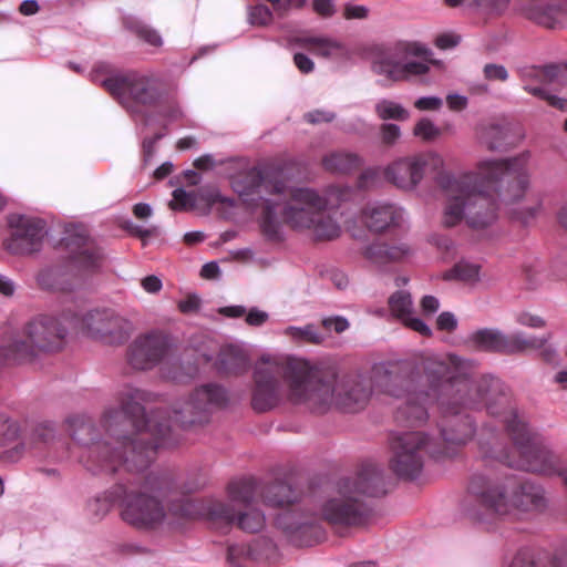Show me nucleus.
<instances>
[{"instance_id": "6e6552de", "label": "nucleus", "mask_w": 567, "mask_h": 567, "mask_svg": "<svg viewBox=\"0 0 567 567\" xmlns=\"http://www.w3.org/2000/svg\"><path fill=\"white\" fill-rule=\"evenodd\" d=\"M385 493L382 471L373 464L363 465L351 477L340 480L320 505V516L332 525L359 526L371 514L367 502Z\"/></svg>"}, {"instance_id": "f257e3e1", "label": "nucleus", "mask_w": 567, "mask_h": 567, "mask_svg": "<svg viewBox=\"0 0 567 567\" xmlns=\"http://www.w3.org/2000/svg\"><path fill=\"white\" fill-rule=\"evenodd\" d=\"M411 367L399 362L375 363L370 372L369 385L361 375L323 377L309 362L296 360L281 368L262 358L254 369L251 406L267 412L285 401L303 404L322 413L332 405L346 411L361 410L372 393H385L403 402L396 408L395 420L412 425L427 419L429 393L413 391Z\"/></svg>"}, {"instance_id": "473e14b6", "label": "nucleus", "mask_w": 567, "mask_h": 567, "mask_svg": "<svg viewBox=\"0 0 567 567\" xmlns=\"http://www.w3.org/2000/svg\"><path fill=\"white\" fill-rule=\"evenodd\" d=\"M297 499V493L291 485L276 482L267 487L265 502L267 505L279 507L288 505Z\"/></svg>"}, {"instance_id": "5fc2aeb1", "label": "nucleus", "mask_w": 567, "mask_h": 567, "mask_svg": "<svg viewBox=\"0 0 567 567\" xmlns=\"http://www.w3.org/2000/svg\"><path fill=\"white\" fill-rule=\"evenodd\" d=\"M269 318L266 311H261L257 308H251L246 315V322L249 326L259 327L262 326Z\"/></svg>"}, {"instance_id": "6ab92c4d", "label": "nucleus", "mask_w": 567, "mask_h": 567, "mask_svg": "<svg viewBox=\"0 0 567 567\" xmlns=\"http://www.w3.org/2000/svg\"><path fill=\"white\" fill-rule=\"evenodd\" d=\"M83 331L92 339L105 344H123L134 327L131 320L111 308L94 309L81 320Z\"/></svg>"}, {"instance_id": "f03ea898", "label": "nucleus", "mask_w": 567, "mask_h": 567, "mask_svg": "<svg viewBox=\"0 0 567 567\" xmlns=\"http://www.w3.org/2000/svg\"><path fill=\"white\" fill-rule=\"evenodd\" d=\"M152 394L132 385L117 393V406L105 410L101 425L111 441L97 440L91 420L84 415L68 419L71 435L76 442L80 462L93 473H113L121 467L143 471L154 458L156 450L177 443L165 412L155 411L145 417L143 403ZM75 453V451H73Z\"/></svg>"}, {"instance_id": "49530a36", "label": "nucleus", "mask_w": 567, "mask_h": 567, "mask_svg": "<svg viewBox=\"0 0 567 567\" xmlns=\"http://www.w3.org/2000/svg\"><path fill=\"white\" fill-rule=\"evenodd\" d=\"M137 34L150 45L161 47L163 44L161 34L156 30L148 28L146 25L138 27Z\"/></svg>"}, {"instance_id": "393cba45", "label": "nucleus", "mask_w": 567, "mask_h": 567, "mask_svg": "<svg viewBox=\"0 0 567 567\" xmlns=\"http://www.w3.org/2000/svg\"><path fill=\"white\" fill-rule=\"evenodd\" d=\"M176 488V484L173 481V487L166 498L165 503L169 505L168 512L175 517L184 518H207L209 520H218L219 516L215 514L217 504H223L221 499L212 498L208 501H196L189 497H182L175 499L172 497Z\"/></svg>"}, {"instance_id": "aec40b11", "label": "nucleus", "mask_w": 567, "mask_h": 567, "mask_svg": "<svg viewBox=\"0 0 567 567\" xmlns=\"http://www.w3.org/2000/svg\"><path fill=\"white\" fill-rule=\"evenodd\" d=\"M9 225L11 235L6 247L11 254L31 255L41 249L47 235L43 220L27 215H12Z\"/></svg>"}, {"instance_id": "6e6d98bb", "label": "nucleus", "mask_w": 567, "mask_h": 567, "mask_svg": "<svg viewBox=\"0 0 567 567\" xmlns=\"http://www.w3.org/2000/svg\"><path fill=\"white\" fill-rule=\"evenodd\" d=\"M446 103L451 111H463L467 107L468 100L465 95L451 93L446 96Z\"/></svg>"}, {"instance_id": "4c0bfd02", "label": "nucleus", "mask_w": 567, "mask_h": 567, "mask_svg": "<svg viewBox=\"0 0 567 567\" xmlns=\"http://www.w3.org/2000/svg\"><path fill=\"white\" fill-rule=\"evenodd\" d=\"M442 133V128L429 117H421L413 128L414 136L426 143L435 142Z\"/></svg>"}, {"instance_id": "a211bd4d", "label": "nucleus", "mask_w": 567, "mask_h": 567, "mask_svg": "<svg viewBox=\"0 0 567 567\" xmlns=\"http://www.w3.org/2000/svg\"><path fill=\"white\" fill-rule=\"evenodd\" d=\"M549 338L550 334L545 337H526L523 332H517L507 336L497 329H481L473 332L470 340L482 350L508 354L523 352L527 349L542 350L544 360L554 362L557 353L554 348L546 346Z\"/></svg>"}, {"instance_id": "680f3d73", "label": "nucleus", "mask_w": 567, "mask_h": 567, "mask_svg": "<svg viewBox=\"0 0 567 567\" xmlns=\"http://www.w3.org/2000/svg\"><path fill=\"white\" fill-rule=\"evenodd\" d=\"M143 289L148 293H156L162 289V280L156 276H147L142 280Z\"/></svg>"}, {"instance_id": "3c124183", "label": "nucleus", "mask_w": 567, "mask_h": 567, "mask_svg": "<svg viewBox=\"0 0 567 567\" xmlns=\"http://www.w3.org/2000/svg\"><path fill=\"white\" fill-rule=\"evenodd\" d=\"M312 8L317 14L323 18L332 17L336 12L334 0H313Z\"/></svg>"}, {"instance_id": "774afa93", "label": "nucleus", "mask_w": 567, "mask_h": 567, "mask_svg": "<svg viewBox=\"0 0 567 567\" xmlns=\"http://www.w3.org/2000/svg\"><path fill=\"white\" fill-rule=\"evenodd\" d=\"M220 313L230 318H239L246 313V308L244 306L224 307L220 309Z\"/></svg>"}, {"instance_id": "cd10ccee", "label": "nucleus", "mask_w": 567, "mask_h": 567, "mask_svg": "<svg viewBox=\"0 0 567 567\" xmlns=\"http://www.w3.org/2000/svg\"><path fill=\"white\" fill-rule=\"evenodd\" d=\"M411 255V248L404 244L389 245L386 243H373L364 250V256L373 265L383 267L389 262L404 260Z\"/></svg>"}, {"instance_id": "f3484780", "label": "nucleus", "mask_w": 567, "mask_h": 567, "mask_svg": "<svg viewBox=\"0 0 567 567\" xmlns=\"http://www.w3.org/2000/svg\"><path fill=\"white\" fill-rule=\"evenodd\" d=\"M226 391L217 384L197 388L187 399L177 401L173 406V422L188 429L203 425L209 421L214 410L225 405Z\"/></svg>"}, {"instance_id": "9d476101", "label": "nucleus", "mask_w": 567, "mask_h": 567, "mask_svg": "<svg viewBox=\"0 0 567 567\" xmlns=\"http://www.w3.org/2000/svg\"><path fill=\"white\" fill-rule=\"evenodd\" d=\"M75 322L76 317L72 312L34 316L24 327L28 341L17 337L10 338L1 346V353L9 360L27 361L34 357V349L41 351L59 350L69 329Z\"/></svg>"}, {"instance_id": "a878e982", "label": "nucleus", "mask_w": 567, "mask_h": 567, "mask_svg": "<svg viewBox=\"0 0 567 567\" xmlns=\"http://www.w3.org/2000/svg\"><path fill=\"white\" fill-rule=\"evenodd\" d=\"M389 308L392 316L400 320L406 328L424 337L432 334L431 328L422 319L415 317L410 292L400 290L392 293L389 298Z\"/></svg>"}, {"instance_id": "4be33fe9", "label": "nucleus", "mask_w": 567, "mask_h": 567, "mask_svg": "<svg viewBox=\"0 0 567 567\" xmlns=\"http://www.w3.org/2000/svg\"><path fill=\"white\" fill-rule=\"evenodd\" d=\"M423 177L422 162L416 154L398 158L384 167V179L399 189L414 190Z\"/></svg>"}, {"instance_id": "c9c22d12", "label": "nucleus", "mask_w": 567, "mask_h": 567, "mask_svg": "<svg viewBox=\"0 0 567 567\" xmlns=\"http://www.w3.org/2000/svg\"><path fill=\"white\" fill-rule=\"evenodd\" d=\"M375 112L382 120L406 121L410 113L400 103L391 100H381L375 104Z\"/></svg>"}, {"instance_id": "c85d7f7f", "label": "nucleus", "mask_w": 567, "mask_h": 567, "mask_svg": "<svg viewBox=\"0 0 567 567\" xmlns=\"http://www.w3.org/2000/svg\"><path fill=\"white\" fill-rule=\"evenodd\" d=\"M297 42L324 59H340L348 55L346 45L331 37H300Z\"/></svg>"}, {"instance_id": "a19ab883", "label": "nucleus", "mask_w": 567, "mask_h": 567, "mask_svg": "<svg viewBox=\"0 0 567 567\" xmlns=\"http://www.w3.org/2000/svg\"><path fill=\"white\" fill-rule=\"evenodd\" d=\"M248 22L254 27H266L272 21V13L268 7L257 4L248 8Z\"/></svg>"}, {"instance_id": "ddd939ff", "label": "nucleus", "mask_w": 567, "mask_h": 567, "mask_svg": "<svg viewBox=\"0 0 567 567\" xmlns=\"http://www.w3.org/2000/svg\"><path fill=\"white\" fill-rule=\"evenodd\" d=\"M258 486L252 478H238L227 485V501L217 504L215 514L219 522L237 525L248 533H257L265 526V515L255 507Z\"/></svg>"}, {"instance_id": "2eb2a0df", "label": "nucleus", "mask_w": 567, "mask_h": 567, "mask_svg": "<svg viewBox=\"0 0 567 567\" xmlns=\"http://www.w3.org/2000/svg\"><path fill=\"white\" fill-rule=\"evenodd\" d=\"M425 53L416 43L399 42L377 51L372 59V70L385 79L398 82L429 71V64L415 60Z\"/></svg>"}, {"instance_id": "603ef678", "label": "nucleus", "mask_w": 567, "mask_h": 567, "mask_svg": "<svg viewBox=\"0 0 567 567\" xmlns=\"http://www.w3.org/2000/svg\"><path fill=\"white\" fill-rule=\"evenodd\" d=\"M437 328L443 331H453L457 327V320L452 312H442L436 320Z\"/></svg>"}, {"instance_id": "e2e57ef3", "label": "nucleus", "mask_w": 567, "mask_h": 567, "mask_svg": "<svg viewBox=\"0 0 567 567\" xmlns=\"http://www.w3.org/2000/svg\"><path fill=\"white\" fill-rule=\"evenodd\" d=\"M218 274L219 266L217 265V262L214 261L205 264L200 270L202 277L207 279H214L218 276Z\"/></svg>"}, {"instance_id": "052dcab7", "label": "nucleus", "mask_w": 567, "mask_h": 567, "mask_svg": "<svg viewBox=\"0 0 567 567\" xmlns=\"http://www.w3.org/2000/svg\"><path fill=\"white\" fill-rule=\"evenodd\" d=\"M421 308L425 316H431L440 308L439 299L433 296H424L421 301Z\"/></svg>"}, {"instance_id": "ea45409f", "label": "nucleus", "mask_w": 567, "mask_h": 567, "mask_svg": "<svg viewBox=\"0 0 567 567\" xmlns=\"http://www.w3.org/2000/svg\"><path fill=\"white\" fill-rule=\"evenodd\" d=\"M384 178V168L370 167L364 169L358 179V188L367 190L379 186Z\"/></svg>"}, {"instance_id": "1a4fd4ad", "label": "nucleus", "mask_w": 567, "mask_h": 567, "mask_svg": "<svg viewBox=\"0 0 567 567\" xmlns=\"http://www.w3.org/2000/svg\"><path fill=\"white\" fill-rule=\"evenodd\" d=\"M173 487L166 474L151 473L138 488L118 486L122 519L137 529H153L166 518L165 501Z\"/></svg>"}, {"instance_id": "2f4dec72", "label": "nucleus", "mask_w": 567, "mask_h": 567, "mask_svg": "<svg viewBox=\"0 0 567 567\" xmlns=\"http://www.w3.org/2000/svg\"><path fill=\"white\" fill-rule=\"evenodd\" d=\"M282 334L297 343L321 344L326 338L313 323L302 327L289 326Z\"/></svg>"}, {"instance_id": "72a5a7b5", "label": "nucleus", "mask_w": 567, "mask_h": 567, "mask_svg": "<svg viewBox=\"0 0 567 567\" xmlns=\"http://www.w3.org/2000/svg\"><path fill=\"white\" fill-rule=\"evenodd\" d=\"M509 567H556L545 551L523 549L513 558Z\"/></svg>"}, {"instance_id": "4d7b16f0", "label": "nucleus", "mask_w": 567, "mask_h": 567, "mask_svg": "<svg viewBox=\"0 0 567 567\" xmlns=\"http://www.w3.org/2000/svg\"><path fill=\"white\" fill-rule=\"evenodd\" d=\"M125 229L131 234V235H134V236H137L142 239H145V238H148L151 236H154L156 234V228L153 227V228H144L140 225H136L132 221H127L125 224Z\"/></svg>"}, {"instance_id": "79ce46f5", "label": "nucleus", "mask_w": 567, "mask_h": 567, "mask_svg": "<svg viewBox=\"0 0 567 567\" xmlns=\"http://www.w3.org/2000/svg\"><path fill=\"white\" fill-rule=\"evenodd\" d=\"M196 196L194 193H188L183 188H177L173 192V199L169 203L172 209H189L196 205Z\"/></svg>"}, {"instance_id": "7ed1b4c3", "label": "nucleus", "mask_w": 567, "mask_h": 567, "mask_svg": "<svg viewBox=\"0 0 567 567\" xmlns=\"http://www.w3.org/2000/svg\"><path fill=\"white\" fill-rule=\"evenodd\" d=\"M416 155L423 174L426 167L436 172L435 184L444 195V227H455L464 220L473 229L486 228L497 218V199L518 203L530 186L528 152L507 158L485 157L474 171L458 175L444 169L445 161L437 152Z\"/></svg>"}, {"instance_id": "338daca9", "label": "nucleus", "mask_w": 567, "mask_h": 567, "mask_svg": "<svg viewBox=\"0 0 567 567\" xmlns=\"http://www.w3.org/2000/svg\"><path fill=\"white\" fill-rule=\"evenodd\" d=\"M133 213L136 218L144 219L151 217L153 210L148 204L138 203L134 206Z\"/></svg>"}, {"instance_id": "39448f33", "label": "nucleus", "mask_w": 567, "mask_h": 567, "mask_svg": "<svg viewBox=\"0 0 567 567\" xmlns=\"http://www.w3.org/2000/svg\"><path fill=\"white\" fill-rule=\"evenodd\" d=\"M461 507L470 519L485 523L494 517L520 519L542 513L547 499L536 483L488 471L470 477Z\"/></svg>"}, {"instance_id": "e433bc0d", "label": "nucleus", "mask_w": 567, "mask_h": 567, "mask_svg": "<svg viewBox=\"0 0 567 567\" xmlns=\"http://www.w3.org/2000/svg\"><path fill=\"white\" fill-rule=\"evenodd\" d=\"M310 229L313 231L315 236L320 239H333L341 234L340 225L330 216H324V212L321 213L320 217Z\"/></svg>"}, {"instance_id": "412c9836", "label": "nucleus", "mask_w": 567, "mask_h": 567, "mask_svg": "<svg viewBox=\"0 0 567 567\" xmlns=\"http://www.w3.org/2000/svg\"><path fill=\"white\" fill-rule=\"evenodd\" d=\"M168 338L161 332L140 336L128 349V362L134 369L147 370L156 365L168 352Z\"/></svg>"}, {"instance_id": "bb28decb", "label": "nucleus", "mask_w": 567, "mask_h": 567, "mask_svg": "<svg viewBox=\"0 0 567 567\" xmlns=\"http://www.w3.org/2000/svg\"><path fill=\"white\" fill-rule=\"evenodd\" d=\"M522 12L527 19L546 28H555L565 17L564 9L554 0H525Z\"/></svg>"}, {"instance_id": "c03bdc74", "label": "nucleus", "mask_w": 567, "mask_h": 567, "mask_svg": "<svg viewBox=\"0 0 567 567\" xmlns=\"http://www.w3.org/2000/svg\"><path fill=\"white\" fill-rule=\"evenodd\" d=\"M443 105V100L439 96H422L414 102L419 111H439Z\"/></svg>"}, {"instance_id": "423d86ee", "label": "nucleus", "mask_w": 567, "mask_h": 567, "mask_svg": "<svg viewBox=\"0 0 567 567\" xmlns=\"http://www.w3.org/2000/svg\"><path fill=\"white\" fill-rule=\"evenodd\" d=\"M354 188L346 185H330L322 193L311 187H289L285 182V193L280 197L265 202L260 215L262 233L271 239L278 238L284 225L293 229H310L321 213L339 208L355 198Z\"/></svg>"}, {"instance_id": "20e7f679", "label": "nucleus", "mask_w": 567, "mask_h": 567, "mask_svg": "<svg viewBox=\"0 0 567 567\" xmlns=\"http://www.w3.org/2000/svg\"><path fill=\"white\" fill-rule=\"evenodd\" d=\"M422 368L442 414L439 427L443 442L463 445L473 437L475 427L468 411L483 404L489 411L488 405L493 404L498 413H503L499 399L505 395L487 401L486 381L471 378L468 363L462 358L451 353L429 354L423 359Z\"/></svg>"}, {"instance_id": "8fccbe9b", "label": "nucleus", "mask_w": 567, "mask_h": 567, "mask_svg": "<svg viewBox=\"0 0 567 567\" xmlns=\"http://www.w3.org/2000/svg\"><path fill=\"white\" fill-rule=\"evenodd\" d=\"M321 323L326 329H332L338 333H341L349 328L348 320L340 316L323 318Z\"/></svg>"}, {"instance_id": "37998d69", "label": "nucleus", "mask_w": 567, "mask_h": 567, "mask_svg": "<svg viewBox=\"0 0 567 567\" xmlns=\"http://www.w3.org/2000/svg\"><path fill=\"white\" fill-rule=\"evenodd\" d=\"M483 73L488 81L505 82L508 79V71L502 64L488 63L484 66Z\"/></svg>"}, {"instance_id": "bf43d9fd", "label": "nucleus", "mask_w": 567, "mask_h": 567, "mask_svg": "<svg viewBox=\"0 0 567 567\" xmlns=\"http://www.w3.org/2000/svg\"><path fill=\"white\" fill-rule=\"evenodd\" d=\"M293 62L298 70L302 73H310L315 69L313 61L303 53H295Z\"/></svg>"}, {"instance_id": "a18cd8bd", "label": "nucleus", "mask_w": 567, "mask_h": 567, "mask_svg": "<svg viewBox=\"0 0 567 567\" xmlns=\"http://www.w3.org/2000/svg\"><path fill=\"white\" fill-rule=\"evenodd\" d=\"M516 322L529 327V328H543L545 326V321L539 316L534 313L522 311L516 315Z\"/></svg>"}, {"instance_id": "c756f323", "label": "nucleus", "mask_w": 567, "mask_h": 567, "mask_svg": "<svg viewBox=\"0 0 567 567\" xmlns=\"http://www.w3.org/2000/svg\"><path fill=\"white\" fill-rule=\"evenodd\" d=\"M361 165V158L350 152L334 151L322 158V166L332 174H348Z\"/></svg>"}, {"instance_id": "f8f14e48", "label": "nucleus", "mask_w": 567, "mask_h": 567, "mask_svg": "<svg viewBox=\"0 0 567 567\" xmlns=\"http://www.w3.org/2000/svg\"><path fill=\"white\" fill-rule=\"evenodd\" d=\"M71 256L65 266H48L37 275V282L43 289L66 290L70 278H84L95 272L102 265V254L84 234L65 238Z\"/></svg>"}, {"instance_id": "b1692460", "label": "nucleus", "mask_w": 567, "mask_h": 567, "mask_svg": "<svg viewBox=\"0 0 567 567\" xmlns=\"http://www.w3.org/2000/svg\"><path fill=\"white\" fill-rule=\"evenodd\" d=\"M360 218L369 230L381 233L398 226L404 218V210L392 203L372 202L361 210Z\"/></svg>"}, {"instance_id": "0eeeda50", "label": "nucleus", "mask_w": 567, "mask_h": 567, "mask_svg": "<svg viewBox=\"0 0 567 567\" xmlns=\"http://www.w3.org/2000/svg\"><path fill=\"white\" fill-rule=\"evenodd\" d=\"M503 413H498L493 404L488 405L492 416L498 417L505 424L506 430L514 442L512 453L518 458L513 460L507 453L498 452V442L493 437V443H485L480 439V445L485 456L494 457L511 467H516L535 474L554 476L560 475L564 464L561 457L549 449L544 441L530 431L527 423L520 417L508 396L499 399Z\"/></svg>"}, {"instance_id": "5701e85b", "label": "nucleus", "mask_w": 567, "mask_h": 567, "mask_svg": "<svg viewBox=\"0 0 567 567\" xmlns=\"http://www.w3.org/2000/svg\"><path fill=\"white\" fill-rule=\"evenodd\" d=\"M215 368L227 375H241L251 364V348L240 341L229 342L220 347Z\"/></svg>"}, {"instance_id": "de8ad7c7", "label": "nucleus", "mask_w": 567, "mask_h": 567, "mask_svg": "<svg viewBox=\"0 0 567 567\" xmlns=\"http://www.w3.org/2000/svg\"><path fill=\"white\" fill-rule=\"evenodd\" d=\"M369 16V8L362 4L347 3L343 10V17L348 20L365 19Z\"/></svg>"}, {"instance_id": "0e129e2a", "label": "nucleus", "mask_w": 567, "mask_h": 567, "mask_svg": "<svg viewBox=\"0 0 567 567\" xmlns=\"http://www.w3.org/2000/svg\"><path fill=\"white\" fill-rule=\"evenodd\" d=\"M16 291V285L14 282L3 276V275H0V292L4 296H12Z\"/></svg>"}, {"instance_id": "69168bd1", "label": "nucleus", "mask_w": 567, "mask_h": 567, "mask_svg": "<svg viewBox=\"0 0 567 567\" xmlns=\"http://www.w3.org/2000/svg\"><path fill=\"white\" fill-rule=\"evenodd\" d=\"M39 4L35 0H24L20 4V12L23 16H32L35 14L39 11Z\"/></svg>"}, {"instance_id": "9b49d317", "label": "nucleus", "mask_w": 567, "mask_h": 567, "mask_svg": "<svg viewBox=\"0 0 567 567\" xmlns=\"http://www.w3.org/2000/svg\"><path fill=\"white\" fill-rule=\"evenodd\" d=\"M91 80L103 85L131 113L151 105L159 97V80L152 73H115L101 63L91 73Z\"/></svg>"}, {"instance_id": "f704fd0d", "label": "nucleus", "mask_w": 567, "mask_h": 567, "mask_svg": "<svg viewBox=\"0 0 567 567\" xmlns=\"http://www.w3.org/2000/svg\"><path fill=\"white\" fill-rule=\"evenodd\" d=\"M512 0H472V12L484 18H497L503 16Z\"/></svg>"}, {"instance_id": "4468645a", "label": "nucleus", "mask_w": 567, "mask_h": 567, "mask_svg": "<svg viewBox=\"0 0 567 567\" xmlns=\"http://www.w3.org/2000/svg\"><path fill=\"white\" fill-rule=\"evenodd\" d=\"M437 443L420 431H398L391 434L392 456L390 465L401 477H416L423 467L424 455L439 457L444 452L436 449Z\"/></svg>"}, {"instance_id": "864d4df0", "label": "nucleus", "mask_w": 567, "mask_h": 567, "mask_svg": "<svg viewBox=\"0 0 567 567\" xmlns=\"http://www.w3.org/2000/svg\"><path fill=\"white\" fill-rule=\"evenodd\" d=\"M460 42L461 37L455 33H443L440 34L435 40L436 47L442 50L452 49L456 47Z\"/></svg>"}, {"instance_id": "13d9d810", "label": "nucleus", "mask_w": 567, "mask_h": 567, "mask_svg": "<svg viewBox=\"0 0 567 567\" xmlns=\"http://www.w3.org/2000/svg\"><path fill=\"white\" fill-rule=\"evenodd\" d=\"M305 118L307 122H309L311 124H318V123L332 121L334 118V114L332 112H328V111L316 110L312 112H308L305 115Z\"/></svg>"}, {"instance_id": "58836bf2", "label": "nucleus", "mask_w": 567, "mask_h": 567, "mask_svg": "<svg viewBox=\"0 0 567 567\" xmlns=\"http://www.w3.org/2000/svg\"><path fill=\"white\" fill-rule=\"evenodd\" d=\"M480 266L477 264L461 261L444 274V279H460L463 281H475L478 279Z\"/></svg>"}, {"instance_id": "7c9ffc66", "label": "nucleus", "mask_w": 567, "mask_h": 567, "mask_svg": "<svg viewBox=\"0 0 567 567\" xmlns=\"http://www.w3.org/2000/svg\"><path fill=\"white\" fill-rule=\"evenodd\" d=\"M477 140L489 151H501L506 144L507 130L497 123L482 124L477 128Z\"/></svg>"}, {"instance_id": "09e8293b", "label": "nucleus", "mask_w": 567, "mask_h": 567, "mask_svg": "<svg viewBox=\"0 0 567 567\" xmlns=\"http://www.w3.org/2000/svg\"><path fill=\"white\" fill-rule=\"evenodd\" d=\"M401 135L400 127L395 124H383L381 126L382 142L386 145H393Z\"/></svg>"}, {"instance_id": "dca6fc26", "label": "nucleus", "mask_w": 567, "mask_h": 567, "mask_svg": "<svg viewBox=\"0 0 567 567\" xmlns=\"http://www.w3.org/2000/svg\"><path fill=\"white\" fill-rule=\"evenodd\" d=\"M231 187L249 207L258 208L260 216L267 199L285 193V179L277 171L252 167L234 176Z\"/></svg>"}]
</instances>
